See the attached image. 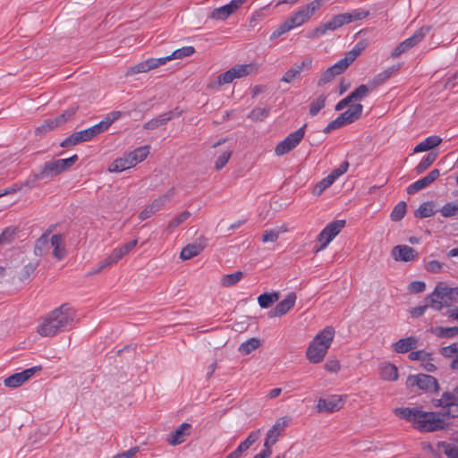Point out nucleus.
<instances>
[{"label":"nucleus","mask_w":458,"mask_h":458,"mask_svg":"<svg viewBox=\"0 0 458 458\" xmlns=\"http://www.w3.org/2000/svg\"><path fill=\"white\" fill-rule=\"evenodd\" d=\"M75 311L68 305L63 304L41 318L37 332L43 337H53L72 327Z\"/></svg>","instance_id":"nucleus-1"},{"label":"nucleus","mask_w":458,"mask_h":458,"mask_svg":"<svg viewBox=\"0 0 458 458\" xmlns=\"http://www.w3.org/2000/svg\"><path fill=\"white\" fill-rule=\"evenodd\" d=\"M195 53L193 47H183L182 48L174 50L171 55L159 57V58H149L145 61L140 62L135 65L131 66L125 72L126 77L134 76L138 73L147 72L150 70L156 69L161 65L166 64V62L174 59H182L187 56H191Z\"/></svg>","instance_id":"nucleus-2"},{"label":"nucleus","mask_w":458,"mask_h":458,"mask_svg":"<svg viewBox=\"0 0 458 458\" xmlns=\"http://www.w3.org/2000/svg\"><path fill=\"white\" fill-rule=\"evenodd\" d=\"M334 337L335 329L332 327H327L320 331L314 337L307 349V359L314 364L321 362L325 358Z\"/></svg>","instance_id":"nucleus-3"},{"label":"nucleus","mask_w":458,"mask_h":458,"mask_svg":"<svg viewBox=\"0 0 458 458\" xmlns=\"http://www.w3.org/2000/svg\"><path fill=\"white\" fill-rule=\"evenodd\" d=\"M458 300V287H449L444 283H439L427 298L430 307L435 310H441Z\"/></svg>","instance_id":"nucleus-4"},{"label":"nucleus","mask_w":458,"mask_h":458,"mask_svg":"<svg viewBox=\"0 0 458 458\" xmlns=\"http://www.w3.org/2000/svg\"><path fill=\"white\" fill-rule=\"evenodd\" d=\"M78 156L73 155L69 158L57 159L44 164L39 173L34 174L32 182L37 180L52 178L72 167L78 160Z\"/></svg>","instance_id":"nucleus-5"},{"label":"nucleus","mask_w":458,"mask_h":458,"mask_svg":"<svg viewBox=\"0 0 458 458\" xmlns=\"http://www.w3.org/2000/svg\"><path fill=\"white\" fill-rule=\"evenodd\" d=\"M329 0H314L311 3L301 6L284 21L288 23L290 30L305 23L309 19Z\"/></svg>","instance_id":"nucleus-6"},{"label":"nucleus","mask_w":458,"mask_h":458,"mask_svg":"<svg viewBox=\"0 0 458 458\" xmlns=\"http://www.w3.org/2000/svg\"><path fill=\"white\" fill-rule=\"evenodd\" d=\"M107 122H100L86 130L73 132L65 140H64L60 146L62 148H68L70 146L77 145L81 142L89 141L97 135L102 133L106 130Z\"/></svg>","instance_id":"nucleus-7"},{"label":"nucleus","mask_w":458,"mask_h":458,"mask_svg":"<svg viewBox=\"0 0 458 458\" xmlns=\"http://www.w3.org/2000/svg\"><path fill=\"white\" fill-rule=\"evenodd\" d=\"M418 414L417 428L420 431L434 432L447 428V424L443 421V418H440L437 412L420 411Z\"/></svg>","instance_id":"nucleus-8"},{"label":"nucleus","mask_w":458,"mask_h":458,"mask_svg":"<svg viewBox=\"0 0 458 458\" xmlns=\"http://www.w3.org/2000/svg\"><path fill=\"white\" fill-rule=\"evenodd\" d=\"M174 195V189L171 188L165 194L157 197L150 204L146 206V208L139 214V218L143 221L159 212L172 200Z\"/></svg>","instance_id":"nucleus-9"},{"label":"nucleus","mask_w":458,"mask_h":458,"mask_svg":"<svg viewBox=\"0 0 458 458\" xmlns=\"http://www.w3.org/2000/svg\"><path fill=\"white\" fill-rule=\"evenodd\" d=\"M430 30L431 26L429 25L420 27L418 30L415 31V33L411 37L406 38L405 40L398 44L397 47L394 49L391 56L393 58H396L402 54L408 51L409 49L415 47L425 38V36L430 31Z\"/></svg>","instance_id":"nucleus-10"},{"label":"nucleus","mask_w":458,"mask_h":458,"mask_svg":"<svg viewBox=\"0 0 458 458\" xmlns=\"http://www.w3.org/2000/svg\"><path fill=\"white\" fill-rule=\"evenodd\" d=\"M306 127L307 124L305 123L302 127L290 133L284 140L280 141L275 148V153L277 156H282L295 148L303 139Z\"/></svg>","instance_id":"nucleus-11"},{"label":"nucleus","mask_w":458,"mask_h":458,"mask_svg":"<svg viewBox=\"0 0 458 458\" xmlns=\"http://www.w3.org/2000/svg\"><path fill=\"white\" fill-rule=\"evenodd\" d=\"M345 225L344 220H336L328 224L318 235V242L321 244L317 248L316 252L324 250L330 242L342 231Z\"/></svg>","instance_id":"nucleus-12"},{"label":"nucleus","mask_w":458,"mask_h":458,"mask_svg":"<svg viewBox=\"0 0 458 458\" xmlns=\"http://www.w3.org/2000/svg\"><path fill=\"white\" fill-rule=\"evenodd\" d=\"M406 384L410 387L418 386L420 389L428 392H437L439 390L437 380L434 377L426 374L409 376Z\"/></svg>","instance_id":"nucleus-13"},{"label":"nucleus","mask_w":458,"mask_h":458,"mask_svg":"<svg viewBox=\"0 0 458 458\" xmlns=\"http://www.w3.org/2000/svg\"><path fill=\"white\" fill-rule=\"evenodd\" d=\"M290 421L288 417H281L276 420V423L272 426V428L267 431L264 448L267 450H272L271 447L277 442L279 436L284 432L286 428Z\"/></svg>","instance_id":"nucleus-14"},{"label":"nucleus","mask_w":458,"mask_h":458,"mask_svg":"<svg viewBox=\"0 0 458 458\" xmlns=\"http://www.w3.org/2000/svg\"><path fill=\"white\" fill-rule=\"evenodd\" d=\"M312 65L311 58H305L301 63L293 64L282 76L281 81L285 83H292L301 79V73L304 70H310Z\"/></svg>","instance_id":"nucleus-15"},{"label":"nucleus","mask_w":458,"mask_h":458,"mask_svg":"<svg viewBox=\"0 0 458 458\" xmlns=\"http://www.w3.org/2000/svg\"><path fill=\"white\" fill-rule=\"evenodd\" d=\"M41 369V367H32L30 369H27L22 372L15 373L4 380V384L6 387L16 388L21 386L23 383H25L28 379H30L36 371Z\"/></svg>","instance_id":"nucleus-16"},{"label":"nucleus","mask_w":458,"mask_h":458,"mask_svg":"<svg viewBox=\"0 0 458 458\" xmlns=\"http://www.w3.org/2000/svg\"><path fill=\"white\" fill-rule=\"evenodd\" d=\"M348 64L344 59L339 60L336 64L327 68L318 81V86L321 87L332 81L337 75L342 74L347 68Z\"/></svg>","instance_id":"nucleus-17"},{"label":"nucleus","mask_w":458,"mask_h":458,"mask_svg":"<svg viewBox=\"0 0 458 458\" xmlns=\"http://www.w3.org/2000/svg\"><path fill=\"white\" fill-rule=\"evenodd\" d=\"M418 255L417 250L408 245H396L391 250V256L395 261L410 262Z\"/></svg>","instance_id":"nucleus-18"},{"label":"nucleus","mask_w":458,"mask_h":458,"mask_svg":"<svg viewBox=\"0 0 458 458\" xmlns=\"http://www.w3.org/2000/svg\"><path fill=\"white\" fill-rule=\"evenodd\" d=\"M344 403L341 396L334 395L329 399L319 398L317 403V411L319 413H331L343 408Z\"/></svg>","instance_id":"nucleus-19"},{"label":"nucleus","mask_w":458,"mask_h":458,"mask_svg":"<svg viewBox=\"0 0 458 458\" xmlns=\"http://www.w3.org/2000/svg\"><path fill=\"white\" fill-rule=\"evenodd\" d=\"M182 114L181 111H178V108L174 110L168 111L164 113L150 121L144 123L143 127L146 130H154L162 125L166 124L170 120H172L174 116H180Z\"/></svg>","instance_id":"nucleus-20"},{"label":"nucleus","mask_w":458,"mask_h":458,"mask_svg":"<svg viewBox=\"0 0 458 458\" xmlns=\"http://www.w3.org/2000/svg\"><path fill=\"white\" fill-rule=\"evenodd\" d=\"M296 294L290 293L285 299L281 301L273 310L268 312L270 318L281 317L286 314L295 304Z\"/></svg>","instance_id":"nucleus-21"},{"label":"nucleus","mask_w":458,"mask_h":458,"mask_svg":"<svg viewBox=\"0 0 458 458\" xmlns=\"http://www.w3.org/2000/svg\"><path fill=\"white\" fill-rule=\"evenodd\" d=\"M191 425L189 423L181 424L174 431L168 435L167 442L169 445L175 446L185 441V437L188 436Z\"/></svg>","instance_id":"nucleus-22"},{"label":"nucleus","mask_w":458,"mask_h":458,"mask_svg":"<svg viewBox=\"0 0 458 458\" xmlns=\"http://www.w3.org/2000/svg\"><path fill=\"white\" fill-rule=\"evenodd\" d=\"M126 254L123 253V250L119 247L114 250L108 255L105 259L99 262L97 269L90 273V275H96L100 273L102 270L111 267L114 264H116L120 259H122Z\"/></svg>","instance_id":"nucleus-23"},{"label":"nucleus","mask_w":458,"mask_h":458,"mask_svg":"<svg viewBox=\"0 0 458 458\" xmlns=\"http://www.w3.org/2000/svg\"><path fill=\"white\" fill-rule=\"evenodd\" d=\"M206 247V239L199 242H195L187 244L180 253V258L183 260H188L193 257L198 256Z\"/></svg>","instance_id":"nucleus-24"},{"label":"nucleus","mask_w":458,"mask_h":458,"mask_svg":"<svg viewBox=\"0 0 458 458\" xmlns=\"http://www.w3.org/2000/svg\"><path fill=\"white\" fill-rule=\"evenodd\" d=\"M258 70L259 66L253 63L247 64H237L230 69L234 80L246 77L251 73L256 72Z\"/></svg>","instance_id":"nucleus-25"},{"label":"nucleus","mask_w":458,"mask_h":458,"mask_svg":"<svg viewBox=\"0 0 458 458\" xmlns=\"http://www.w3.org/2000/svg\"><path fill=\"white\" fill-rule=\"evenodd\" d=\"M418 340L413 337L402 338L393 344V350L398 353L408 352L417 347Z\"/></svg>","instance_id":"nucleus-26"},{"label":"nucleus","mask_w":458,"mask_h":458,"mask_svg":"<svg viewBox=\"0 0 458 458\" xmlns=\"http://www.w3.org/2000/svg\"><path fill=\"white\" fill-rule=\"evenodd\" d=\"M50 244L53 247V256L58 260L64 258L66 250L64 247V236L62 234H54L50 239Z\"/></svg>","instance_id":"nucleus-27"},{"label":"nucleus","mask_w":458,"mask_h":458,"mask_svg":"<svg viewBox=\"0 0 458 458\" xmlns=\"http://www.w3.org/2000/svg\"><path fill=\"white\" fill-rule=\"evenodd\" d=\"M442 142V139L439 136L432 135L426 138L423 141L420 142L413 149V153L428 151Z\"/></svg>","instance_id":"nucleus-28"},{"label":"nucleus","mask_w":458,"mask_h":458,"mask_svg":"<svg viewBox=\"0 0 458 458\" xmlns=\"http://www.w3.org/2000/svg\"><path fill=\"white\" fill-rule=\"evenodd\" d=\"M380 369V377L384 380L387 381H395L398 378V369L396 366L389 363L384 362L379 367Z\"/></svg>","instance_id":"nucleus-29"},{"label":"nucleus","mask_w":458,"mask_h":458,"mask_svg":"<svg viewBox=\"0 0 458 458\" xmlns=\"http://www.w3.org/2000/svg\"><path fill=\"white\" fill-rule=\"evenodd\" d=\"M134 165L130 159L128 154H125L123 157L115 159L109 166V171L112 173H118L133 167Z\"/></svg>","instance_id":"nucleus-30"},{"label":"nucleus","mask_w":458,"mask_h":458,"mask_svg":"<svg viewBox=\"0 0 458 458\" xmlns=\"http://www.w3.org/2000/svg\"><path fill=\"white\" fill-rule=\"evenodd\" d=\"M397 70L398 67L391 66L386 70L383 71L382 72L377 74L370 83L371 89H374L378 85L383 84L385 81H386Z\"/></svg>","instance_id":"nucleus-31"},{"label":"nucleus","mask_w":458,"mask_h":458,"mask_svg":"<svg viewBox=\"0 0 458 458\" xmlns=\"http://www.w3.org/2000/svg\"><path fill=\"white\" fill-rule=\"evenodd\" d=\"M233 74L231 73L230 69L226 71L225 72L218 75L216 79L213 81H210L207 88L209 89H216L219 87L228 84L233 81Z\"/></svg>","instance_id":"nucleus-32"},{"label":"nucleus","mask_w":458,"mask_h":458,"mask_svg":"<svg viewBox=\"0 0 458 458\" xmlns=\"http://www.w3.org/2000/svg\"><path fill=\"white\" fill-rule=\"evenodd\" d=\"M430 332L439 338H452L458 335V327H432Z\"/></svg>","instance_id":"nucleus-33"},{"label":"nucleus","mask_w":458,"mask_h":458,"mask_svg":"<svg viewBox=\"0 0 458 458\" xmlns=\"http://www.w3.org/2000/svg\"><path fill=\"white\" fill-rule=\"evenodd\" d=\"M280 298L277 292L266 293L258 297L259 305L263 309H267L276 302Z\"/></svg>","instance_id":"nucleus-34"},{"label":"nucleus","mask_w":458,"mask_h":458,"mask_svg":"<svg viewBox=\"0 0 458 458\" xmlns=\"http://www.w3.org/2000/svg\"><path fill=\"white\" fill-rule=\"evenodd\" d=\"M49 232H46L41 235L40 238H38L36 242L35 248H34V253L37 256H43L46 254L49 250V242L48 240Z\"/></svg>","instance_id":"nucleus-35"},{"label":"nucleus","mask_w":458,"mask_h":458,"mask_svg":"<svg viewBox=\"0 0 458 458\" xmlns=\"http://www.w3.org/2000/svg\"><path fill=\"white\" fill-rule=\"evenodd\" d=\"M421 410L419 409H410V408H396L394 410V414L401 419H404L407 420H412L415 423L418 421V416Z\"/></svg>","instance_id":"nucleus-36"},{"label":"nucleus","mask_w":458,"mask_h":458,"mask_svg":"<svg viewBox=\"0 0 458 458\" xmlns=\"http://www.w3.org/2000/svg\"><path fill=\"white\" fill-rule=\"evenodd\" d=\"M437 153L431 151L429 152L414 168L417 174H420L425 172L437 159Z\"/></svg>","instance_id":"nucleus-37"},{"label":"nucleus","mask_w":458,"mask_h":458,"mask_svg":"<svg viewBox=\"0 0 458 458\" xmlns=\"http://www.w3.org/2000/svg\"><path fill=\"white\" fill-rule=\"evenodd\" d=\"M232 14H233V13L230 10L229 6L227 4H225L224 6L215 8L208 14V19L214 20V21H225Z\"/></svg>","instance_id":"nucleus-38"},{"label":"nucleus","mask_w":458,"mask_h":458,"mask_svg":"<svg viewBox=\"0 0 458 458\" xmlns=\"http://www.w3.org/2000/svg\"><path fill=\"white\" fill-rule=\"evenodd\" d=\"M435 213L436 210H434V203L432 201H426L415 210L414 216L417 218H426L433 216Z\"/></svg>","instance_id":"nucleus-39"},{"label":"nucleus","mask_w":458,"mask_h":458,"mask_svg":"<svg viewBox=\"0 0 458 458\" xmlns=\"http://www.w3.org/2000/svg\"><path fill=\"white\" fill-rule=\"evenodd\" d=\"M149 153V146L137 148L131 152L127 153L131 161L135 165L137 163L143 161Z\"/></svg>","instance_id":"nucleus-40"},{"label":"nucleus","mask_w":458,"mask_h":458,"mask_svg":"<svg viewBox=\"0 0 458 458\" xmlns=\"http://www.w3.org/2000/svg\"><path fill=\"white\" fill-rule=\"evenodd\" d=\"M261 344V342L259 339L252 337L247 340L246 342L242 343L239 346V352L242 355H248L251 353L253 351L257 350Z\"/></svg>","instance_id":"nucleus-41"},{"label":"nucleus","mask_w":458,"mask_h":458,"mask_svg":"<svg viewBox=\"0 0 458 458\" xmlns=\"http://www.w3.org/2000/svg\"><path fill=\"white\" fill-rule=\"evenodd\" d=\"M260 436V429L252 431L250 433L248 437L242 442L239 446L235 449L240 454H242L244 451L248 450L259 438Z\"/></svg>","instance_id":"nucleus-42"},{"label":"nucleus","mask_w":458,"mask_h":458,"mask_svg":"<svg viewBox=\"0 0 458 458\" xmlns=\"http://www.w3.org/2000/svg\"><path fill=\"white\" fill-rule=\"evenodd\" d=\"M367 43L364 41L358 42L355 47L346 54L344 58H343L345 63L350 65L366 48Z\"/></svg>","instance_id":"nucleus-43"},{"label":"nucleus","mask_w":458,"mask_h":458,"mask_svg":"<svg viewBox=\"0 0 458 458\" xmlns=\"http://www.w3.org/2000/svg\"><path fill=\"white\" fill-rule=\"evenodd\" d=\"M242 277L243 273L242 271H236L233 274L225 275L221 278V284L226 288L232 287L235 285Z\"/></svg>","instance_id":"nucleus-44"},{"label":"nucleus","mask_w":458,"mask_h":458,"mask_svg":"<svg viewBox=\"0 0 458 458\" xmlns=\"http://www.w3.org/2000/svg\"><path fill=\"white\" fill-rule=\"evenodd\" d=\"M55 128H58V126L55 118L47 119L38 127L35 129V134L41 136L48 131L55 130Z\"/></svg>","instance_id":"nucleus-45"},{"label":"nucleus","mask_w":458,"mask_h":458,"mask_svg":"<svg viewBox=\"0 0 458 458\" xmlns=\"http://www.w3.org/2000/svg\"><path fill=\"white\" fill-rule=\"evenodd\" d=\"M191 216L190 211H183L173 218L166 226V231L172 233L177 226L185 222Z\"/></svg>","instance_id":"nucleus-46"},{"label":"nucleus","mask_w":458,"mask_h":458,"mask_svg":"<svg viewBox=\"0 0 458 458\" xmlns=\"http://www.w3.org/2000/svg\"><path fill=\"white\" fill-rule=\"evenodd\" d=\"M38 266V262H30L29 264H26L23 268L17 273L16 276L20 281H25L29 279L30 275L33 274V272L36 270L37 267Z\"/></svg>","instance_id":"nucleus-47"},{"label":"nucleus","mask_w":458,"mask_h":458,"mask_svg":"<svg viewBox=\"0 0 458 458\" xmlns=\"http://www.w3.org/2000/svg\"><path fill=\"white\" fill-rule=\"evenodd\" d=\"M406 207L407 206L404 201H400L395 205L390 215L391 220L397 222L403 219L406 214Z\"/></svg>","instance_id":"nucleus-48"},{"label":"nucleus","mask_w":458,"mask_h":458,"mask_svg":"<svg viewBox=\"0 0 458 458\" xmlns=\"http://www.w3.org/2000/svg\"><path fill=\"white\" fill-rule=\"evenodd\" d=\"M232 155H233V149H231V148H228V149L223 151L217 157V158L215 162V169L217 171L223 169L225 166V165L228 163Z\"/></svg>","instance_id":"nucleus-49"},{"label":"nucleus","mask_w":458,"mask_h":458,"mask_svg":"<svg viewBox=\"0 0 458 458\" xmlns=\"http://www.w3.org/2000/svg\"><path fill=\"white\" fill-rule=\"evenodd\" d=\"M269 114V108L267 107H255L248 115V117L254 121H263Z\"/></svg>","instance_id":"nucleus-50"},{"label":"nucleus","mask_w":458,"mask_h":458,"mask_svg":"<svg viewBox=\"0 0 458 458\" xmlns=\"http://www.w3.org/2000/svg\"><path fill=\"white\" fill-rule=\"evenodd\" d=\"M440 213L444 217H453L458 215V202H448L440 209Z\"/></svg>","instance_id":"nucleus-51"},{"label":"nucleus","mask_w":458,"mask_h":458,"mask_svg":"<svg viewBox=\"0 0 458 458\" xmlns=\"http://www.w3.org/2000/svg\"><path fill=\"white\" fill-rule=\"evenodd\" d=\"M326 97L324 95L319 96L318 98L313 100L310 106V114L315 116L318 112L325 107Z\"/></svg>","instance_id":"nucleus-52"},{"label":"nucleus","mask_w":458,"mask_h":458,"mask_svg":"<svg viewBox=\"0 0 458 458\" xmlns=\"http://www.w3.org/2000/svg\"><path fill=\"white\" fill-rule=\"evenodd\" d=\"M369 90H372L371 88H369L367 85H360L354 91H352L349 95V98L352 99V101H357L361 100L363 98H365Z\"/></svg>","instance_id":"nucleus-53"},{"label":"nucleus","mask_w":458,"mask_h":458,"mask_svg":"<svg viewBox=\"0 0 458 458\" xmlns=\"http://www.w3.org/2000/svg\"><path fill=\"white\" fill-rule=\"evenodd\" d=\"M78 107H70L66 109L64 113H62L60 115L55 117V122L57 123V126L60 127L65 123H67L69 120L72 119V117L76 114Z\"/></svg>","instance_id":"nucleus-54"},{"label":"nucleus","mask_w":458,"mask_h":458,"mask_svg":"<svg viewBox=\"0 0 458 458\" xmlns=\"http://www.w3.org/2000/svg\"><path fill=\"white\" fill-rule=\"evenodd\" d=\"M327 30H334L329 21L325 23H321L319 26H318L314 30H312L309 33L308 38H318V37L324 35Z\"/></svg>","instance_id":"nucleus-55"},{"label":"nucleus","mask_w":458,"mask_h":458,"mask_svg":"<svg viewBox=\"0 0 458 458\" xmlns=\"http://www.w3.org/2000/svg\"><path fill=\"white\" fill-rule=\"evenodd\" d=\"M329 21L334 30L345 24L351 23L347 13L335 15Z\"/></svg>","instance_id":"nucleus-56"},{"label":"nucleus","mask_w":458,"mask_h":458,"mask_svg":"<svg viewBox=\"0 0 458 458\" xmlns=\"http://www.w3.org/2000/svg\"><path fill=\"white\" fill-rule=\"evenodd\" d=\"M363 106L361 104H355L352 106L348 110L344 112L347 116L355 122L358 120L362 114Z\"/></svg>","instance_id":"nucleus-57"},{"label":"nucleus","mask_w":458,"mask_h":458,"mask_svg":"<svg viewBox=\"0 0 458 458\" xmlns=\"http://www.w3.org/2000/svg\"><path fill=\"white\" fill-rule=\"evenodd\" d=\"M17 233V228L13 226L6 227L0 234V244L11 242Z\"/></svg>","instance_id":"nucleus-58"},{"label":"nucleus","mask_w":458,"mask_h":458,"mask_svg":"<svg viewBox=\"0 0 458 458\" xmlns=\"http://www.w3.org/2000/svg\"><path fill=\"white\" fill-rule=\"evenodd\" d=\"M33 183L34 182H32V180H31V181H27L23 184H20V185L19 184H13V185H12L11 187H9L7 189L0 191V198L4 197L5 195H8V194L16 193L17 191H21L23 186L32 187Z\"/></svg>","instance_id":"nucleus-59"},{"label":"nucleus","mask_w":458,"mask_h":458,"mask_svg":"<svg viewBox=\"0 0 458 458\" xmlns=\"http://www.w3.org/2000/svg\"><path fill=\"white\" fill-rule=\"evenodd\" d=\"M439 352L445 358L458 357V344L454 343L448 346L442 347Z\"/></svg>","instance_id":"nucleus-60"},{"label":"nucleus","mask_w":458,"mask_h":458,"mask_svg":"<svg viewBox=\"0 0 458 458\" xmlns=\"http://www.w3.org/2000/svg\"><path fill=\"white\" fill-rule=\"evenodd\" d=\"M428 184L427 182V181L425 180V178H421L418 181H416L415 182L411 183V185H409L407 187V193L408 194H414L415 192L428 187Z\"/></svg>","instance_id":"nucleus-61"},{"label":"nucleus","mask_w":458,"mask_h":458,"mask_svg":"<svg viewBox=\"0 0 458 458\" xmlns=\"http://www.w3.org/2000/svg\"><path fill=\"white\" fill-rule=\"evenodd\" d=\"M430 356H431L430 353H428L423 350H420V351L411 352L408 355V358L411 360H421L423 362L426 360H429Z\"/></svg>","instance_id":"nucleus-62"},{"label":"nucleus","mask_w":458,"mask_h":458,"mask_svg":"<svg viewBox=\"0 0 458 458\" xmlns=\"http://www.w3.org/2000/svg\"><path fill=\"white\" fill-rule=\"evenodd\" d=\"M458 394L455 391V387L452 392H445L444 393V400L446 402V406H454L458 404Z\"/></svg>","instance_id":"nucleus-63"},{"label":"nucleus","mask_w":458,"mask_h":458,"mask_svg":"<svg viewBox=\"0 0 458 458\" xmlns=\"http://www.w3.org/2000/svg\"><path fill=\"white\" fill-rule=\"evenodd\" d=\"M347 13L349 16L350 22H352V21H360V20L366 18L367 16H369V12L366 11V10L357 9V10H353L351 13Z\"/></svg>","instance_id":"nucleus-64"}]
</instances>
